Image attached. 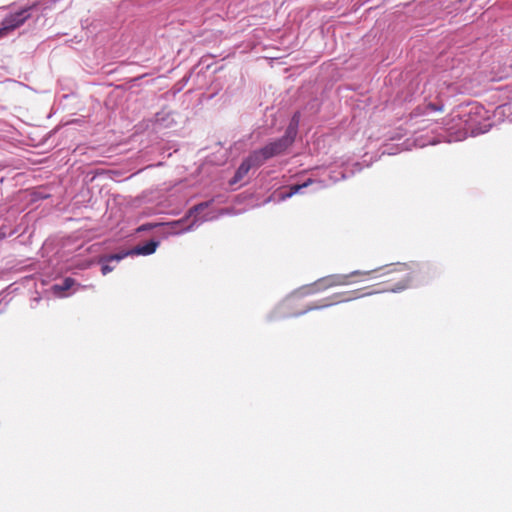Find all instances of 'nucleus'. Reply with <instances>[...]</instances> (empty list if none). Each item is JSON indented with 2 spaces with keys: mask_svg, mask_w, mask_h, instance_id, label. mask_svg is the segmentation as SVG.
Here are the masks:
<instances>
[{
  "mask_svg": "<svg viewBox=\"0 0 512 512\" xmlns=\"http://www.w3.org/2000/svg\"><path fill=\"white\" fill-rule=\"evenodd\" d=\"M209 205V201L199 203L189 209L186 217L166 224H155V226H165L166 231L164 233L167 235L180 234L186 231H191L203 222L211 221L217 218V216L212 212L203 213L204 210L209 207ZM151 227H154V225H142L138 230L143 231Z\"/></svg>",
  "mask_w": 512,
  "mask_h": 512,
  "instance_id": "1",
  "label": "nucleus"
},
{
  "mask_svg": "<svg viewBox=\"0 0 512 512\" xmlns=\"http://www.w3.org/2000/svg\"><path fill=\"white\" fill-rule=\"evenodd\" d=\"M300 122V113L296 112L286 131L284 136L281 138L272 141L265 145L263 148L254 151L257 158L260 160V162L263 164L265 161H267L270 158H273L275 156H278L282 153H284L289 146L292 145V143L295 140V137L297 135L298 126Z\"/></svg>",
  "mask_w": 512,
  "mask_h": 512,
  "instance_id": "2",
  "label": "nucleus"
},
{
  "mask_svg": "<svg viewBox=\"0 0 512 512\" xmlns=\"http://www.w3.org/2000/svg\"><path fill=\"white\" fill-rule=\"evenodd\" d=\"M484 109L476 104L461 107L457 114L453 115L452 121L455 123L451 128L458 127L463 130L457 140H462L467 135L476 136L487 130H482L477 126L479 120L483 118Z\"/></svg>",
  "mask_w": 512,
  "mask_h": 512,
  "instance_id": "3",
  "label": "nucleus"
},
{
  "mask_svg": "<svg viewBox=\"0 0 512 512\" xmlns=\"http://www.w3.org/2000/svg\"><path fill=\"white\" fill-rule=\"evenodd\" d=\"M34 6L24 7L15 13L8 14L1 22L0 38L22 26L30 18V11Z\"/></svg>",
  "mask_w": 512,
  "mask_h": 512,
  "instance_id": "4",
  "label": "nucleus"
},
{
  "mask_svg": "<svg viewBox=\"0 0 512 512\" xmlns=\"http://www.w3.org/2000/svg\"><path fill=\"white\" fill-rule=\"evenodd\" d=\"M374 271L375 270H371V271H359V270H356V271H353V272H351L350 274H347V275H345V274L331 275V276L322 278L318 282H316L314 284V286L318 287L317 289H313L312 287H308L307 288L308 289L307 293H312V292H315L317 290L326 289V288H329V287H332V286L346 285V284H348L349 277L356 276V275H368V274H370V273H372Z\"/></svg>",
  "mask_w": 512,
  "mask_h": 512,
  "instance_id": "5",
  "label": "nucleus"
},
{
  "mask_svg": "<svg viewBox=\"0 0 512 512\" xmlns=\"http://www.w3.org/2000/svg\"><path fill=\"white\" fill-rule=\"evenodd\" d=\"M159 246V241L156 240H150L146 242L143 245H138L135 248H133L130 251H127L125 253H117L110 255L107 260L108 261H116L119 262L123 258H125L128 255H151L153 254L157 247Z\"/></svg>",
  "mask_w": 512,
  "mask_h": 512,
  "instance_id": "6",
  "label": "nucleus"
},
{
  "mask_svg": "<svg viewBox=\"0 0 512 512\" xmlns=\"http://www.w3.org/2000/svg\"><path fill=\"white\" fill-rule=\"evenodd\" d=\"M262 163L257 158L254 152H252L246 159L243 160L241 165L235 172L232 183H237L241 181L252 168L260 167Z\"/></svg>",
  "mask_w": 512,
  "mask_h": 512,
  "instance_id": "7",
  "label": "nucleus"
},
{
  "mask_svg": "<svg viewBox=\"0 0 512 512\" xmlns=\"http://www.w3.org/2000/svg\"><path fill=\"white\" fill-rule=\"evenodd\" d=\"M314 183L317 184V189H321L324 187L322 181H315V180L309 178L302 184H295V185L290 186L289 191L282 193L280 196V199L286 200V199L292 197L294 194L300 193L302 191V189H304Z\"/></svg>",
  "mask_w": 512,
  "mask_h": 512,
  "instance_id": "8",
  "label": "nucleus"
},
{
  "mask_svg": "<svg viewBox=\"0 0 512 512\" xmlns=\"http://www.w3.org/2000/svg\"><path fill=\"white\" fill-rule=\"evenodd\" d=\"M154 122L158 127L167 128L174 123V119L170 111L162 110L155 114Z\"/></svg>",
  "mask_w": 512,
  "mask_h": 512,
  "instance_id": "9",
  "label": "nucleus"
},
{
  "mask_svg": "<svg viewBox=\"0 0 512 512\" xmlns=\"http://www.w3.org/2000/svg\"><path fill=\"white\" fill-rule=\"evenodd\" d=\"M76 284L75 280L72 278H65L62 283L55 284L53 286V290L56 294L63 296L62 292L71 289Z\"/></svg>",
  "mask_w": 512,
  "mask_h": 512,
  "instance_id": "10",
  "label": "nucleus"
},
{
  "mask_svg": "<svg viewBox=\"0 0 512 512\" xmlns=\"http://www.w3.org/2000/svg\"><path fill=\"white\" fill-rule=\"evenodd\" d=\"M113 269H114L113 266H110L109 264H103L101 267V272L103 275H106V274L110 273L111 271H113Z\"/></svg>",
  "mask_w": 512,
  "mask_h": 512,
  "instance_id": "11",
  "label": "nucleus"
},
{
  "mask_svg": "<svg viewBox=\"0 0 512 512\" xmlns=\"http://www.w3.org/2000/svg\"><path fill=\"white\" fill-rule=\"evenodd\" d=\"M407 287H409V285L407 283H405V284L399 283V284L396 285V287L392 288L391 291L392 292H399V291L404 290Z\"/></svg>",
  "mask_w": 512,
  "mask_h": 512,
  "instance_id": "12",
  "label": "nucleus"
},
{
  "mask_svg": "<svg viewBox=\"0 0 512 512\" xmlns=\"http://www.w3.org/2000/svg\"><path fill=\"white\" fill-rule=\"evenodd\" d=\"M430 107H431L433 110H438V109H439V108H438L436 105H434V104H431V105H430Z\"/></svg>",
  "mask_w": 512,
  "mask_h": 512,
  "instance_id": "13",
  "label": "nucleus"
}]
</instances>
